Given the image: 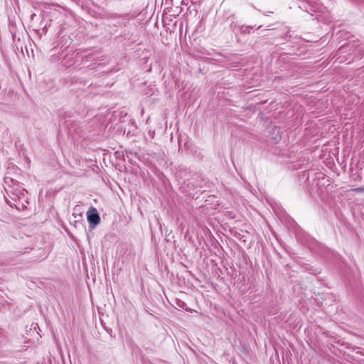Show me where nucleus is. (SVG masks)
I'll return each instance as SVG.
<instances>
[{"label": "nucleus", "mask_w": 364, "mask_h": 364, "mask_svg": "<svg viewBox=\"0 0 364 364\" xmlns=\"http://www.w3.org/2000/svg\"><path fill=\"white\" fill-rule=\"evenodd\" d=\"M255 27V26L241 25L240 26V31L242 34H250Z\"/></svg>", "instance_id": "nucleus-4"}, {"label": "nucleus", "mask_w": 364, "mask_h": 364, "mask_svg": "<svg viewBox=\"0 0 364 364\" xmlns=\"http://www.w3.org/2000/svg\"><path fill=\"white\" fill-rule=\"evenodd\" d=\"M299 109H297V110H296L297 113H298V114H303V112H304L303 108H302L301 106H299Z\"/></svg>", "instance_id": "nucleus-9"}, {"label": "nucleus", "mask_w": 364, "mask_h": 364, "mask_svg": "<svg viewBox=\"0 0 364 364\" xmlns=\"http://www.w3.org/2000/svg\"><path fill=\"white\" fill-rule=\"evenodd\" d=\"M10 304L6 300L4 301H0V311H4L6 309V306H9Z\"/></svg>", "instance_id": "nucleus-5"}, {"label": "nucleus", "mask_w": 364, "mask_h": 364, "mask_svg": "<svg viewBox=\"0 0 364 364\" xmlns=\"http://www.w3.org/2000/svg\"><path fill=\"white\" fill-rule=\"evenodd\" d=\"M352 191L353 192H356V193L363 192L364 191V186H360V187L355 188L352 189Z\"/></svg>", "instance_id": "nucleus-6"}, {"label": "nucleus", "mask_w": 364, "mask_h": 364, "mask_svg": "<svg viewBox=\"0 0 364 364\" xmlns=\"http://www.w3.org/2000/svg\"><path fill=\"white\" fill-rule=\"evenodd\" d=\"M43 31H47V24L45 25L44 28H43Z\"/></svg>", "instance_id": "nucleus-15"}, {"label": "nucleus", "mask_w": 364, "mask_h": 364, "mask_svg": "<svg viewBox=\"0 0 364 364\" xmlns=\"http://www.w3.org/2000/svg\"><path fill=\"white\" fill-rule=\"evenodd\" d=\"M87 220L90 230L95 228L100 223V217L95 208L92 206L88 209L87 212Z\"/></svg>", "instance_id": "nucleus-2"}, {"label": "nucleus", "mask_w": 364, "mask_h": 364, "mask_svg": "<svg viewBox=\"0 0 364 364\" xmlns=\"http://www.w3.org/2000/svg\"><path fill=\"white\" fill-rule=\"evenodd\" d=\"M2 85H3V80H1L0 81V90L1 89Z\"/></svg>", "instance_id": "nucleus-14"}, {"label": "nucleus", "mask_w": 364, "mask_h": 364, "mask_svg": "<svg viewBox=\"0 0 364 364\" xmlns=\"http://www.w3.org/2000/svg\"><path fill=\"white\" fill-rule=\"evenodd\" d=\"M262 27V26H259L257 29H259Z\"/></svg>", "instance_id": "nucleus-18"}, {"label": "nucleus", "mask_w": 364, "mask_h": 364, "mask_svg": "<svg viewBox=\"0 0 364 364\" xmlns=\"http://www.w3.org/2000/svg\"><path fill=\"white\" fill-rule=\"evenodd\" d=\"M171 1H172V5H173L174 4L173 2H175L176 4H178L179 0H171Z\"/></svg>", "instance_id": "nucleus-13"}, {"label": "nucleus", "mask_w": 364, "mask_h": 364, "mask_svg": "<svg viewBox=\"0 0 364 364\" xmlns=\"http://www.w3.org/2000/svg\"><path fill=\"white\" fill-rule=\"evenodd\" d=\"M6 331L4 328H0V336L4 338L6 337Z\"/></svg>", "instance_id": "nucleus-7"}, {"label": "nucleus", "mask_w": 364, "mask_h": 364, "mask_svg": "<svg viewBox=\"0 0 364 364\" xmlns=\"http://www.w3.org/2000/svg\"><path fill=\"white\" fill-rule=\"evenodd\" d=\"M188 0H179L178 2H181V4H183V5H188Z\"/></svg>", "instance_id": "nucleus-8"}, {"label": "nucleus", "mask_w": 364, "mask_h": 364, "mask_svg": "<svg viewBox=\"0 0 364 364\" xmlns=\"http://www.w3.org/2000/svg\"><path fill=\"white\" fill-rule=\"evenodd\" d=\"M78 224H80V223L77 222V220H75L73 223L74 226L76 228Z\"/></svg>", "instance_id": "nucleus-12"}, {"label": "nucleus", "mask_w": 364, "mask_h": 364, "mask_svg": "<svg viewBox=\"0 0 364 364\" xmlns=\"http://www.w3.org/2000/svg\"><path fill=\"white\" fill-rule=\"evenodd\" d=\"M356 354H360V355H364V350L363 351H360V350H357L355 352Z\"/></svg>", "instance_id": "nucleus-11"}, {"label": "nucleus", "mask_w": 364, "mask_h": 364, "mask_svg": "<svg viewBox=\"0 0 364 364\" xmlns=\"http://www.w3.org/2000/svg\"><path fill=\"white\" fill-rule=\"evenodd\" d=\"M175 86H176V87H177V88H179V87H180V82H179V80H175Z\"/></svg>", "instance_id": "nucleus-10"}, {"label": "nucleus", "mask_w": 364, "mask_h": 364, "mask_svg": "<svg viewBox=\"0 0 364 364\" xmlns=\"http://www.w3.org/2000/svg\"><path fill=\"white\" fill-rule=\"evenodd\" d=\"M17 188L11 191L13 196H10L11 198L15 202L14 206L18 210H24L26 208V204L28 203L27 198H24L25 193L26 191L17 185Z\"/></svg>", "instance_id": "nucleus-1"}, {"label": "nucleus", "mask_w": 364, "mask_h": 364, "mask_svg": "<svg viewBox=\"0 0 364 364\" xmlns=\"http://www.w3.org/2000/svg\"><path fill=\"white\" fill-rule=\"evenodd\" d=\"M150 119V117H149L147 119H146V122H148Z\"/></svg>", "instance_id": "nucleus-16"}, {"label": "nucleus", "mask_w": 364, "mask_h": 364, "mask_svg": "<svg viewBox=\"0 0 364 364\" xmlns=\"http://www.w3.org/2000/svg\"><path fill=\"white\" fill-rule=\"evenodd\" d=\"M228 21L230 22V28L234 31L237 28H240V25L237 21V16L235 14L230 15L227 19Z\"/></svg>", "instance_id": "nucleus-3"}, {"label": "nucleus", "mask_w": 364, "mask_h": 364, "mask_svg": "<svg viewBox=\"0 0 364 364\" xmlns=\"http://www.w3.org/2000/svg\"><path fill=\"white\" fill-rule=\"evenodd\" d=\"M355 349H360V348H359V347L354 348V350H355Z\"/></svg>", "instance_id": "nucleus-17"}]
</instances>
